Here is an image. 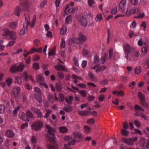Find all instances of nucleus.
Listing matches in <instances>:
<instances>
[{
    "label": "nucleus",
    "mask_w": 149,
    "mask_h": 149,
    "mask_svg": "<svg viewBox=\"0 0 149 149\" xmlns=\"http://www.w3.org/2000/svg\"><path fill=\"white\" fill-rule=\"evenodd\" d=\"M46 127L48 130L46 137L50 142L53 143L52 145H49L47 146L48 149H57V145L55 143V136L54 134V130L47 125H46Z\"/></svg>",
    "instance_id": "f257e3e1"
},
{
    "label": "nucleus",
    "mask_w": 149,
    "mask_h": 149,
    "mask_svg": "<svg viewBox=\"0 0 149 149\" xmlns=\"http://www.w3.org/2000/svg\"><path fill=\"white\" fill-rule=\"evenodd\" d=\"M126 0H122L119 5L118 10L122 13H125L127 15H130L132 14L139 13L141 11V9L139 8L132 9L129 10L127 9L126 11H125V8L126 6Z\"/></svg>",
    "instance_id": "f03ea898"
},
{
    "label": "nucleus",
    "mask_w": 149,
    "mask_h": 149,
    "mask_svg": "<svg viewBox=\"0 0 149 149\" xmlns=\"http://www.w3.org/2000/svg\"><path fill=\"white\" fill-rule=\"evenodd\" d=\"M124 50L125 55V57L127 60L130 59L131 56H133V53L134 52L133 47L128 44L124 45Z\"/></svg>",
    "instance_id": "7ed1b4c3"
},
{
    "label": "nucleus",
    "mask_w": 149,
    "mask_h": 149,
    "mask_svg": "<svg viewBox=\"0 0 149 149\" xmlns=\"http://www.w3.org/2000/svg\"><path fill=\"white\" fill-rule=\"evenodd\" d=\"M86 40V36L81 33H80L79 35L78 38H72L69 41V44L71 45L70 42H77L78 44L83 43Z\"/></svg>",
    "instance_id": "20e7f679"
},
{
    "label": "nucleus",
    "mask_w": 149,
    "mask_h": 149,
    "mask_svg": "<svg viewBox=\"0 0 149 149\" xmlns=\"http://www.w3.org/2000/svg\"><path fill=\"white\" fill-rule=\"evenodd\" d=\"M65 141H69L67 144L64 145V149H71L69 146L71 145H74L75 144V139H73V138L70 136H65L64 138Z\"/></svg>",
    "instance_id": "39448f33"
},
{
    "label": "nucleus",
    "mask_w": 149,
    "mask_h": 149,
    "mask_svg": "<svg viewBox=\"0 0 149 149\" xmlns=\"http://www.w3.org/2000/svg\"><path fill=\"white\" fill-rule=\"evenodd\" d=\"M43 126L42 121L38 120L33 123L31 125L32 129L35 131H38L40 130Z\"/></svg>",
    "instance_id": "423d86ee"
},
{
    "label": "nucleus",
    "mask_w": 149,
    "mask_h": 149,
    "mask_svg": "<svg viewBox=\"0 0 149 149\" xmlns=\"http://www.w3.org/2000/svg\"><path fill=\"white\" fill-rule=\"evenodd\" d=\"M29 19L30 17L29 15H27L26 16L25 21L26 22L25 23H24V24L26 25V26H30L31 27L33 28L35 25L36 19V17L35 15H34L31 23L30 21H29Z\"/></svg>",
    "instance_id": "0eeeda50"
},
{
    "label": "nucleus",
    "mask_w": 149,
    "mask_h": 149,
    "mask_svg": "<svg viewBox=\"0 0 149 149\" xmlns=\"http://www.w3.org/2000/svg\"><path fill=\"white\" fill-rule=\"evenodd\" d=\"M25 65H24L20 64L17 67L15 65H14L12 66L10 68V70L11 71L13 72H15L17 71H22Z\"/></svg>",
    "instance_id": "6e6552de"
},
{
    "label": "nucleus",
    "mask_w": 149,
    "mask_h": 149,
    "mask_svg": "<svg viewBox=\"0 0 149 149\" xmlns=\"http://www.w3.org/2000/svg\"><path fill=\"white\" fill-rule=\"evenodd\" d=\"M138 139L137 137H135L134 138H130L128 139L125 138L123 139V141L127 144V145L130 146H132L133 144V141H136Z\"/></svg>",
    "instance_id": "1a4fd4ad"
},
{
    "label": "nucleus",
    "mask_w": 149,
    "mask_h": 149,
    "mask_svg": "<svg viewBox=\"0 0 149 149\" xmlns=\"http://www.w3.org/2000/svg\"><path fill=\"white\" fill-rule=\"evenodd\" d=\"M138 96L141 100V104L143 106L146 107L148 106V104L145 102V97L141 92L138 93Z\"/></svg>",
    "instance_id": "9d476101"
},
{
    "label": "nucleus",
    "mask_w": 149,
    "mask_h": 149,
    "mask_svg": "<svg viewBox=\"0 0 149 149\" xmlns=\"http://www.w3.org/2000/svg\"><path fill=\"white\" fill-rule=\"evenodd\" d=\"M73 134L74 136V138L73 139H75V143L76 142H79L80 141V140H77L76 139H82L83 137L81 134L79 133L78 132H74L73 133Z\"/></svg>",
    "instance_id": "9b49d317"
},
{
    "label": "nucleus",
    "mask_w": 149,
    "mask_h": 149,
    "mask_svg": "<svg viewBox=\"0 0 149 149\" xmlns=\"http://www.w3.org/2000/svg\"><path fill=\"white\" fill-rule=\"evenodd\" d=\"M30 5V3L27 1L24 2L20 4L21 6L24 10H27L29 8Z\"/></svg>",
    "instance_id": "f8f14e48"
},
{
    "label": "nucleus",
    "mask_w": 149,
    "mask_h": 149,
    "mask_svg": "<svg viewBox=\"0 0 149 149\" xmlns=\"http://www.w3.org/2000/svg\"><path fill=\"white\" fill-rule=\"evenodd\" d=\"M70 6V4L67 5L65 8L64 12L65 14H68L69 13H73L75 10V9L74 8H72L68 9Z\"/></svg>",
    "instance_id": "ddd939ff"
},
{
    "label": "nucleus",
    "mask_w": 149,
    "mask_h": 149,
    "mask_svg": "<svg viewBox=\"0 0 149 149\" xmlns=\"http://www.w3.org/2000/svg\"><path fill=\"white\" fill-rule=\"evenodd\" d=\"M31 109L34 113L37 114L38 118H41L42 117V113L39 109L32 107H31Z\"/></svg>",
    "instance_id": "4468645a"
},
{
    "label": "nucleus",
    "mask_w": 149,
    "mask_h": 149,
    "mask_svg": "<svg viewBox=\"0 0 149 149\" xmlns=\"http://www.w3.org/2000/svg\"><path fill=\"white\" fill-rule=\"evenodd\" d=\"M2 35L5 37L9 38L11 31L7 28H4L2 30Z\"/></svg>",
    "instance_id": "2eb2a0df"
},
{
    "label": "nucleus",
    "mask_w": 149,
    "mask_h": 149,
    "mask_svg": "<svg viewBox=\"0 0 149 149\" xmlns=\"http://www.w3.org/2000/svg\"><path fill=\"white\" fill-rule=\"evenodd\" d=\"M79 22L83 26H86L87 24V20L86 17L81 16L79 20Z\"/></svg>",
    "instance_id": "dca6fc26"
},
{
    "label": "nucleus",
    "mask_w": 149,
    "mask_h": 149,
    "mask_svg": "<svg viewBox=\"0 0 149 149\" xmlns=\"http://www.w3.org/2000/svg\"><path fill=\"white\" fill-rule=\"evenodd\" d=\"M20 88L18 86L15 87L13 89V93L15 97L18 96L20 93Z\"/></svg>",
    "instance_id": "f3484780"
},
{
    "label": "nucleus",
    "mask_w": 149,
    "mask_h": 149,
    "mask_svg": "<svg viewBox=\"0 0 149 149\" xmlns=\"http://www.w3.org/2000/svg\"><path fill=\"white\" fill-rule=\"evenodd\" d=\"M22 76L24 77L25 81H26L28 79L31 80L32 81H33L31 76L30 75H29L26 72H23Z\"/></svg>",
    "instance_id": "a211bd4d"
},
{
    "label": "nucleus",
    "mask_w": 149,
    "mask_h": 149,
    "mask_svg": "<svg viewBox=\"0 0 149 149\" xmlns=\"http://www.w3.org/2000/svg\"><path fill=\"white\" fill-rule=\"evenodd\" d=\"M19 116L24 120L27 122L29 121V117L27 116V114L25 115L24 113H21L19 114Z\"/></svg>",
    "instance_id": "6ab92c4d"
},
{
    "label": "nucleus",
    "mask_w": 149,
    "mask_h": 149,
    "mask_svg": "<svg viewBox=\"0 0 149 149\" xmlns=\"http://www.w3.org/2000/svg\"><path fill=\"white\" fill-rule=\"evenodd\" d=\"M6 136L9 138L13 137L14 135L13 132L12 130H8L5 133Z\"/></svg>",
    "instance_id": "aec40b11"
},
{
    "label": "nucleus",
    "mask_w": 149,
    "mask_h": 149,
    "mask_svg": "<svg viewBox=\"0 0 149 149\" xmlns=\"http://www.w3.org/2000/svg\"><path fill=\"white\" fill-rule=\"evenodd\" d=\"M36 80L37 82L39 84L41 85L44 82V78L42 76L40 75H38L36 77Z\"/></svg>",
    "instance_id": "412c9836"
},
{
    "label": "nucleus",
    "mask_w": 149,
    "mask_h": 149,
    "mask_svg": "<svg viewBox=\"0 0 149 149\" xmlns=\"http://www.w3.org/2000/svg\"><path fill=\"white\" fill-rule=\"evenodd\" d=\"M10 39L13 40H15L17 38V36L16 33L13 31H11L10 33L9 38Z\"/></svg>",
    "instance_id": "4be33fe9"
},
{
    "label": "nucleus",
    "mask_w": 149,
    "mask_h": 149,
    "mask_svg": "<svg viewBox=\"0 0 149 149\" xmlns=\"http://www.w3.org/2000/svg\"><path fill=\"white\" fill-rule=\"evenodd\" d=\"M24 24L23 27L22 29L20 31L19 34L20 35L22 36L24 35L27 32V27Z\"/></svg>",
    "instance_id": "5701e85b"
},
{
    "label": "nucleus",
    "mask_w": 149,
    "mask_h": 149,
    "mask_svg": "<svg viewBox=\"0 0 149 149\" xmlns=\"http://www.w3.org/2000/svg\"><path fill=\"white\" fill-rule=\"evenodd\" d=\"M102 19V15L101 13L98 14L95 18V20L97 22H100Z\"/></svg>",
    "instance_id": "b1692460"
},
{
    "label": "nucleus",
    "mask_w": 149,
    "mask_h": 149,
    "mask_svg": "<svg viewBox=\"0 0 149 149\" xmlns=\"http://www.w3.org/2000/svg\"><path fill=\"white\" fill-rule=\"evenodd\" d=\"M55 68L57 70H60L62 71H65L66 69L65 67L61 64H59L55 66Z\"/></svg>",
    "instance_id": "393cba45"
},
{
    "label": "nucleus",
    "mask_w": 149,
    "mask_h": 149,
    "mask_svg": "<svg viewBox=\"0 0 149 149\" xmlns=\"http://www.w3.org/2000/svg\"><path fill=\"white\" fill-rule=\"evenodd\" d=\"M72 22V17L71 15L68 16L65 19V23L66 24H69Z\"/></svg>",
    "instance_id": "a878e982"
},
{
    "label": "nucleus",
    "mask_w": 149,
    "mask_h": 149,
    "mask_svg": "<svg viewBox=\"0 0 149 149\" xmlns=\"http://www.w3.org/2000/svg\"><path fill=\"white\" fill-rule=\"evenodd\" d=\"M88 75L90 77L91 80L93 81H96L97 80V78L95 77L91 72L88 73Z\"/></svg>",
    "instance_id": "bb28decb"
},
{
    "label": "nucleus",
    "mask_w": 149,
    "mask_h": 149,
    "mask_svg": "<svg viewBox=\"0 0 149 149\" xmlns=\"http://www.w3.org/2000/svg\"><path fill=\"white\" fill-rule=\"evenodd\" d=\"M15 82L19 84H21L22 83V80L21 77L17 76L15 77Z\"/></svg>",
    "instance_id": "cd10ccee"
},
{
    "label": "nucleus",
    "mask_w": 149,
    "mask_h": 149,
    "mask_svg": "<svg viewBox=\"0 0 149 149\" xmlns=\"http://www.w3.org/2000/svg\"><path fill=\"white\" fill-rule=\"evenodd\" d=\"M117 93L118 94V95H120L121 96H123L124 95V93L122 90H120L119 91H118L114 90L112 92V94L113 95H115Z\"/></svg>",
    "instance_id": "c85d7f7f"
},
{
    "label": "nucleus",
    "mask_w": 149,
    "mask_h": 149,
    "mask_svg": "<svg viewBox=\"0 0 149 149\" xmlns=\"http://www.w3.org/2000/svg\"><path fill=\"white\" fill-rule=\"evenodd\" d=\"M66 27L64 25H63L62 27L60 30V34L62 35H64L66 33Z\"/></svg>",
    "instance_id": "c756f323"
},
{
    "label": "nucleus",
    "mask_w": 149,
    "mask_h": 149,
    "mask_svg": "<svg viewBox=\"0 0 149 149\" xmlns=\"http://www.w3.org/2000/svg\"><path fill=\"white\" fill-rule=\"evenodd\" d=\"M135 74H139L141 72V67L140 66H137L134 69Z\"/></svg>",
    "instance_id": "7c9ffc66"
},
{
    "label": "nucleus",
    "mask_w": 149,
    "mask_h": 149,
    "mask_svg": "<svg viewBox=\"0 0 149 149\" xmlns=\"http://www.w3.org/2000/svg\"><path fill=\"white\" fill-rule=\"evenodd\" d=\"M73 97L72 96H70L69 98H66L65 99L66 102L69 104H72V101L73 100Z\"/></svg>",
    "instance_id": "2f4dec72"
},
{
    "label": "nucleus",
    "mask_w": 149,
    "mask_h": 149,
    "mask_svg": "<svg viewBox=\"0 0 149 149\" xmlns=\"http://www.w3.org/2000/svg\"><path fill=\"white\" fill-rule=\"evenodd\" d=\"M79 114L81 116L87 115L89 113V112L86 111H79L78 112Z\"/></svg>",
    "instance_id": "473e14b6"
},
{
    "label": "nucleus",
    "mask_w": 149,
    "mask_h": 149,
    "mask_svg": "<svg viewBox=\"0 0 149 149\" xmlns=\"http://www.w3.org/2000/svg\"><path fill=\"white\" fill-rule=\"evenodd\" d=\"M149 49V47L148 46H146L143 47L141 49V51L142 52L146 54L148 50Z\"/></svg>",
    "instance_id": "72a5a7b5"
},
{
    "label": "nucleus",
    "mask_w": 149,
    "mask_h": 149,
    "mask_svg": "<svg viewBox=\"0 0 149 149\" xmlns=\"http://www.w3.org/2000/svg\"><path fill=\"white\" fill-rule=\"evenodd\" d=\"M17 23L16 22H13L10 23L9 26L12 29H15L16 28Z\"/></svg>",
    "instance_id": "f704fd0d"
},
{
    "label": "nucleus",
    "mask_w": 149,
    "mask_h": 149,
    "mask_svg": "<svg viewBox=\"0 0 149 149\" xmlns=\"http://www.w3.org/2000/svg\"><path fill=\"white\" fill-rule=\"evenodd\" d=\"M21 11V8L19 6L16 7L15 10V14L17 16H19L20 15L19 13Z\"/></svg>",
    "instance_id": "c9c22d12"
},
{
    "label": "nucleus",
    "mask_w": 149,
    "mask_h": 149,
    "mask_svg": "<svg viewBox=\"0 0 149 149\" xmlns=\"http://www.w3.org/2000/svg\"><path fill=\"white\" fill-rule=\"evenodd\" d=\"M59 130L62 133H65L68 132V130L65 127H61L59 128Z\"/></svg>",
    "instance_id": "e433bc0d"
},
{
    "label": "nucleus",
    "mask_w": 149,
    "mask_h": 149,
    "mask_svg": "<svg viewBox=\"0 0 149 149\" xmlns=\"http://www.w3.org/2000/svg\"><path fill=\"white\" fill-rule=\"evenodd\" d=\"M63 109L64 111H65L67 112L71 111H72V107L71 106L69 105H68V107H64Z\"/></svg>",
    "instance_id": "4c0bfd02"
},
{
    "label": "nucleus",
    "mask_w": 149,
    "mask_h": 149,
    "mask_svg": "<svg viewBox=\"0 0 149 149\" xmlns=\"http://www.w3.org/2000/svg\"><path fill=\"white\" fill-rule=\"evenodd\" d=\"M46 113L45 116H44V118H47L49 117V114L52 112V111L51 110L49 109H46Z\"/></svg>",
    "instance_id": "58836bf2"
},
{
    "label": "nucleus",
    "mask_w": 149,
    "mask_h": 149,
    "mask_svg": "<svg viewBox=\"0 0 149 149\" xmlns=\"http://www.w3.org/2000/svg\"><path fill=\"white\" fill-rule=\"evenodd\" d=\"M12 79L11 78H8L6 80V82L7 85L8 86H10L12 83Z\"/></svg>",
    "instance_id": "ea45409f"
},
{
    "label": "nucleus",
    "mask_w": 149,
    "mask_h": 149,
    "mask_svg": "<svg viewBox=\"0 0 149 149\" xmlns=\"http://www.w3.org/2000/svg\"><path fill=\"white\" fill-rule=\"evenodd\" d=\"M62 86L61 84L60 83H56V90L58 91H60L61 89Z\"/></svg>",
    "instance_id": "a19ab883"
},
{
    "label": "nucleus",
    "mask_w": 149,
    "mask_h": 149,
    "mask_svg": "<svg viewBox=\"0 0 149 149\" xmlns=\"http://www.w3.org/2000/svg\"><path fill=\"white\" fill-rule=\"evenodd\" d=\"M140 141L141 146L142 147H143L146 142V139L144 138L141 137L140 139Z\"/></svg>",
    "instance_id": "79ce46f5"
},
{
    "label": "nucleus",
    "mask_w": 149,
    "mask_h": 149,
    "mask_svg": "<svg viewBox=\"0 0 149 149\" xmlns=\"http://www.w3.org/2000/svg\"><path fill=\"white\" fill-rule=\"evenodd\" d=\"M38 95H36L35 96V98L36 100L39 102H41L42 101L41 97L42 94H38Z\"/></svg>",
    "instance_id": "37998d69"
},
{
    "label": "nucleus",
    "mask_w": 149,
    "mask_h": 149,
    "mask_svg": "<svg viewBox=\"0 0 149 149\" xmlns=\"http://www.w3.org/2000/svg\"><path fill=\"white\" fill-rule=\"evenodd\" d=\"M134 109L135 111L139 110L142 111H144V109L138 105H136L134 107Z\"/></svg>",
    "instance_id": "c03bdc74"
},
{
    "label": "nucleus",
    "mask_w": 149,
    "mask_h": 149,
    "mask_svg": "<svg viewBox=\"0 0 149 149\" xmlns=\"http://www.w3.org/2000/svg\"><path fill=\"white\" fill-rule=\"evenodd\" d=\"M79 93L83 97H85L86 96V92L85 90H80L79 91Z\"/></svg>",
    "instance_id": "a18cd8bd"
},
{
    "label": "nucleus",
    "mask_w": 149,
    "mask_h": 149,
    "mask_svg": "<svg viewBox=\"0 0 149 149\" xmlns=\"http://www.w3.org/2000/svg\"><path fill=\"white\" fill-rule=\"evenodd\" d=\"M26 114H27V116H28L29 118H32L33 117V114L31 111L27 110L26 111ZM29 119H30L29 118Z\"/></svg>",
    "instance_id": "49530a36"
},
{
    "label": "nucleus",
    "mask_w": 149,
    "mask_h": 149,
    "mask_svg": "<svg viewBox=\"0 0 149 149\" xmlns=\"http://www.w3.org/2000/svg\"><path fill=\"white\" fill-rule=\"evenodd\" d=\"M55 54V49H53L52 50H50L48 52V55L49 56L54 55Z\"/></svg>",
    "instance_id": "de8ad7c7"
},
{
    "label": "nucleus",
    "mask_w": 149,
    "mask_h": 149,
    "mask_svg": "<svg viewBox=\"0 0 149 149\" xmlns=\"http://www.w3.org/2000/svg\"><path fill=\"white\" fill-rule=\"evenodd\" d=\"M100 61L99 59V57L97 55H96L94 58V61L93 63H98Z\"/></svg>",
    "instance_id": "09e8293b"
},
{
    "label": "nucleus",
    "mask_w": 149,
    "mask_h": 149,
    "mask_svg": "<svg viewBox=\"0 0 149 149\" xmlns=\"http://www.w3.org/2000/svg\"><path fill=\"white\" fill-rule=\"evenodd\" d=\"M58 97L60 102H62L64 101V96L62 93H59L58 95Z\"/></svg>",
    "instance_id": "8fccbe9b"
},
{
    "label": "nucleus",
    "mask_w": 149,
    "mask_h": 149,
    "mask_svg": "<svg viewBox=\"0 0 149 149\" xmlns=\"http://www.w3.org/2000/svg\"><path fill=\"white\" fill-rule=\"evenodd\" d=\"M133 56H131V57H138L140 55V54L139 51H137L135 52L134 54V52L133 53Z\"/></svg>",
    "instance_id": "3c124183"
},
{
    "label": "nucleus",
    "mask_w": 149,
    "mask_h": 149,
    "mask_svg": "<svg viewBox=\"0 0 149 149\" xmlns=\"http://www.w3.org/2000/svg\"><path fill=\"white\" fill-rule=\"evenodd\" d=\"M33 68L35 69H39V64L38 63H34L33 64Z\"/></svg>",
    "instance_id": "603ef678"
},
{
    "label": "nucleus",
    "mask_w": 149,
    "mask_h": 149,
    "mask_svg": "<svg viewBox=\"0 0 149 149\" xmlns=\"http://www.w3.org/2000/svg\"><path fill=\"white\" fill-rule=\"evenodd\" d=\"M5 108L3 105H0V113H3L5 111Z\"/></svg>",
    "instance_id": "864d4df0"
},
{
    "label": "nucleus",
    "mask_w": 149,
    "mask_h": 149,
    "mask_svg": "<svg viewBox=\"0 0 149 149\" xmlns=\"http://www.w3.org/2000/svg\"><path fill=\"white\" fill-rule=\"evenodd\" d=\"M145 16V14L144 13H139L137 16L135 17V18H142Z\"/></svg>",
    "instance_id": "5fc2aeb1"
},
{
    "label": "nucleus",
    "mask_w": 149,
    "mask_h": 149,
    "mask_svg": "<svg viewBox=\"0 0 149 149\" xmlns=\"http://www.w3.org/2000/svg\"><path fill=\"white\" fill-rule=\"evenodd\" d=\"M40 43V41L38 40H35L33 41V43L35 46H38Z\"/></svg>",
    "instance_id": "6e6d98bb"
},
{
    "label": "nucleus",
    "mask_w": 149,
    "mask_h": 149,
    "mask_svg": "<svg viewBox=\"0 0 149 149\" xmlns=\"http://www.w3.org/2000/svg\"><path fill=\"white\" fill-rule=\"evenodd\" d=\"M65 42L64 39H62L60 47L61 48H64L65 47Z\"/></svg>",
    "instance_id": "4d7b16f0"
},
{
    "label": "nucleus",
    "mask_w": 149,
    "mask_h": 149,
    "mask_svg": "<svg viewBox=\"0 0 149 149\" xmlns=\"http://www.w3.org/2000/svg\"><path fill=\"white\" fill-rule=\"evenodd\" d=\"M117 8L115 7L112 9L111 13L112 14H115L117 13Z\"/></svg>",
    "instance_id": "13d9d810"
},
{
    "label": "nucleus",
    "mask_w": 149,
    "mask_h": 149,
    "mask_svg": "<svg viewBox=\"0 0 149 149\" xmlns=\"http://www.w3.org/2000/svg\"><path fill=\"white\" fill-rule=\"evenodd\" d=\"M84 129L85 132L86 133H88L90 130V128L88 126H84Z\"/></svg>",
    "instance_id": "bf43d9fd"
},
{
    "label": "nucleus",
    "mask_w": 149,
    "mask_h": 149,
    "mask_svg": "<svg viewBox=\"0 0 149 149\" xmlns=\"http://www.w3.org/2000/svg\"><path fill=\"white\" fill-rule=\"evenodd\" d=\"M35 91L38 93V94H42L41 91L40 89L38 87H35L34 88Z\"/></svg>",
    "instance_id": "052dcab7"
},
{
    "label": "nucleus",
    "mask_w": 149,
    "mask_h": 149,
    "mask_svg": "<svg viewBox=\"0 0 149 149\" xmlns=\"http://www.w3.org/2000/svg\"><path fill=\"white\" fill-rule=\"evenodd\" d=\"M87 65V62L86 60L83 61L82 62L81 65L82 67L83 68H85Z\"/></svg>",
    "instance_id": "680f3d73"
},
{
    "label": "nucleus",
    "mask_w": 149,
    "mask_h": 149,
    "mask_svg": "<svg viewBox=\"0 0 149 149\" xmlns=\"http://www.w3.org/2000/svg\"><path fill=\"white\" fill-rule=\"evenodd\" d=\"M47 2V0H44L41 2L40 4V7H43L46 5Z\"/></svg>",
    "instance_id": "e2e57ef3"
},
{
    "label": "nucleus",
    "mask_w": 149,
    "mask_h": 149,
    "mask_svg": "<svg viewBox=\"0 0 149 149\" xmlns=\"http://www.w3.org/2000/svg\"><path fill=\"white\" fill-rule=\"evenodd\" d=\"M58 74L59 78L60 79H63L64 78V74L63 73L61 72H58Z\"/></svg>",
    "instance_id": "0e129e2a"
},
{
    "label": "nucleus",
    "mask_w": 149,
    "mask_h": 149,
    "mask_svg": "<svg viewBox=\"0 0 149 149\" xmlns=\"http://www.w3.org/2000/svg\"><path fill=\"white\" fill-rule=\"evenodd\" d=\"M140 115L142 118L145 120H147L148 119V117L147 116H146L144 114L142 113H140Z\"/></svg>",
    "instance_id": "69168bd1"
},
{
    "label": "nucleus",
    "mask_w": 149,
    "mask_h": 149,
    "mask_svg": "<svg viewBox=\"0 0 149 149\" xmlns=\"http://www.w3.org/2000/svg\"><path fill=\"white\" fill-rule=\"evenodd\" d=\"M122 133L123 135H125L126 136H127L128 135V131L125 130H122Z\"/></svg>",
    "instance_id": "338daca9"
},
{
    "label": "nucleus",
    "mask_w": 149,
    "mask_h": 149,
    "mask_svg": "<svg viewBox=\"0 0 149 149\" xmlns=\"http://www.w3.org/2000/svg\"><path fill=\"white\" fill-rule=\"evenodd\" d=\"M95 99V97L92 95H89L87 98L88 100L91 101H93Z\"/></svg>",
    "instance_id": "774afa93"
}]
</instances>
